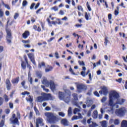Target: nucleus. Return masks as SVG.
<instances>
[{
  "label": "nucleus",
  "instance_id": "nucleus-35",
  "mask_svg": "<svg viewBox=\"0 0 127 127\" xmlns=\"http://www.w3.org/2000/svg\"><path fill=\"white\" fill-rule=\"evenodd\" d=\"M52 10H54V11H57L58 10V7L57 6H55L51 8Z\"/></svg>",
  "mask_w": 127,
  "mask_h": 127
},
{
  "label": "nucleus",
  "instance_id": "nucleus-38",
  "mask_svg": "<svg viewBox=\"0 0 127 127\" xmlns=\"http://www.w3.org/2000/svg\"><path fill=\"white\" fill-rule=\"evenodd\" d=\"M80 118H79V117L77 116H74L71 120L72 121H75V120H79Z\"/></svg>",
  "mask_w": 127,
  "mask_h": 127
},
{
  "label": "nucleus",
  "instance_id": "nucleus-36",
  "mask_svg": "<svg viewBox=\"0 0 127 127\" xmlns=\"http://www.w3.org/2000/svg\"><path fill=\"white\" fill-rule=\"evenodd\" d=\"M98 127V125H97V124L92 122V124L89 125V127Z\"/></svg>",
  "mask_w": 127,
  "mask_h": 127
},
{
  "label": "nucleus",
  "instance_id": "nucleus-48",
  "mask_svg": "<svg viewBox=\"0 0 127 127\" xmlns=\"http://www.w3.org/2000/svg\"><path fill=\"white\" fill-rule=\"evenodd\" d=\"M3 16V11L1 9H0V17H2Z\"/></svg>",
  "mask_w": 127,
  "mask_h": 127
},
{
  "label": "nucleus",
  "instance_id": "nucleus-64",
  "mask_svg": "<svg viewBox=\"0 0 127 127\" xmlns=\"http://www.w3.org/2000/svg\"><path fill=\"white\" fill-rule=\"evenodd\" d=\"M124 87H125L126 90H127V80H126V81L125 82Z\"/></svg>",
  "mask_w": 127,
  "mask_h": 127
},
{
  "label": "nucleus",
  "instance_id": "nucleus-1",
  "mask_svg": "<svg viewBox=\"0 0 127 127\" xmlns=\"http://www.w3.org/2000/svg\"><path fill=\"white\" fill-rule=\"evenodd\" d=\"M120 98V95L115 91H112L109 94V106L114 108L116 107V109L119 108V105H124V103L126 102V100L124 99H118ZM114 100H117L116 103H114Z\"/></svg>",
  "mask_w": 127,
  "mask_h": 127
},
{
  "label": "nucleus",
  "instance_id": "nucleus-24",
  "mask_svg": "<svg viewBox=\"0 0 127 127\" xmlns=\"http://www.w3.org/2000/svg\"><path fill=\"white\" fill-rule=\"evenodd\" d=\"M79 112H81V110L78 108H75L73 110L74 115H76V114H78Z\"/></svg>",
  "mask_w": 127,
  "mask_h": 127
},
{
  "label": "nucleus",
  "instance_id": "nucleus-52",
  "mask_svg": "<svg viewBox=\"0 0 127 127\" xmlns=\"http://www.w3.org/2000/svg\"><path fill=\"white\" fill-rule=\"evenodd\" d=\"M18 16H19V14L17 13H15V15L14 16V19H16V18H17Z\"/></svg>",
  "mask_w": 127,
  "mask_h": 127
},
{
  "label": "nucleus",
  "instance_id": "nucleus-9",
  "mask_svg": "<svg viewBox=\"0 0 127 127\" xmlns=\"http://www.w3.org/2000/svg\"><path fill=\"white\" fill-rule=\"evenodd\" d=\"M9 121L11 122V124H13V125L15 124L18 125V119L15 117V114L12 115V118L10 119Z\"/></svg>",
  "mask_w": 127,
  "mask_h": 127
},
{
  "label": "nucleus",
  "instance_id": "nucleus-13",
  "mask_svg": "<svg viewBox=\"0 0 127 127\" xmlns=\"http://www.w3.org/2000/svg\"><path fill=\"white\" fill-rule=\"evenodd\" d=\"M5 84L6 85L7 90H10V87H11V83H10V81L8 79H7L6 80Z\"/></svg>",
  "mask_w": 127,
  "mask_h": 127
},
{
  "label": "nucleus",
  "instance_id": "nucleus-7",
  "mask_svg": "<svg viewBox=\"0 0 127 127\" xmlns=\"http://www.w3.org/2000/svg\"><path fill=\"white\" fill-rule=\"evenodd\" d=\"M76 88H77V91L78 93H81L82 91L87 90V86L83 84H77Z\"/></svg>",
  "mask_w": 127,
  "mask_h": 127
},
{
  "label": "nucleus",
  "instance_id": "nucleus-18",
  "mask_svg": "<svg viewBox=\"0 0 127 127\" xmlns=\"http://www.w3.org/2000/svg\"><path fill=\"white\" fill-rule=\"evenodd\" d=\"M24 59L26 62V64H27V67L29 68V71H30L31 70V66H30V64H28V61L27 60V58L26 57H24Z\"/></svg>",
  "mask_w": 127,
  "mask_h": 127
},
{
  "label": "nucleus",
  "instance_id": "nucleus-2",
  "mask_svg": "<svg viewBox=\"0 0 127 127\" xmlns=\"http://www.w3.org/2000/svg\"><path fill=\"white\" fill-rule=\"evenodd\" d=\"M65 93L62 92H59V99L62 101H64L66 104L70 102V96H71V92L68 89L64 90Z\"/></svg>",
  "mask_w": 127,
  "mask_h": 127
},
{
  "label": "nucleus",
  "instance_id": "nucleus-32",
  "mask_svg": "<svg viewBox=\"0 0 127 127\" xmlns=\"http://www.w3.org/2000/svg\"><path fill=\"white\" fill-rule=\"evenodd\" d=\"M28 97H29L28 98H26V101H27L28 102V101L30 102H32L33 101V99H32V98H31V96H30V95H29Z\"/></svg>",
  "mask_w": 127,
  "mask_h": 127
},
{
  "label": "nucleus",
  "instance_id": "nucleus-6",
  "mask_svg": "<svg viewBox=\"0 0 127 127\" xmlns=\"http://www.w3.org/2000/svg\"><path fill=\"white\" fill-rule=\"evenodd\" d=\"M6 39L7 43H11V39H12V35L11 34V30L9 29H6Z\"/></svg>",
  "mask_w": 127,
  "mask_h": 127
},
{
  "label": "nucleus",
  "instance_id": "nucleus-26",
  "mask_svg": "<svg viewBox=\"0 0 127 127\" xmlns=\"http://www.w3.org/2000/svg\"><path fill=\"white\" fill-rule=\"evenodd\" d=\"M36 75L38 78L41 79V77H42V72L41 71H37Z\"/></svg>",
  "mask_w": 127,
  "mask_h": 127
},
{
  "label": "nucleus",
  "instance_id": "nucleus-20",
  "mask_svg": "<svg viewBox=\"0 0 127 127\" xmlns=\"http://www.w3.org/2000/svg\"><path fill=\"white\" fill-rule=\"evenodd\" d=\"M121 127H127V121L123 120L121 123Z\"/></svg>",
  "mask_w": 127,
  "mask_h": 127
},
{
  "label": "nucleus",
  "instance_id": "nucleus-54",
  "mask_svg": "<svg viewBox=\"0 0 127 127\" xmlns=\"http://www.w3.org/2000/svg\"><path fill=\"white\" fill-rule=\"evenodd\" d=\"M122 81H123V78H120L118 79H116V82H118V83H122Z\"/></svg>",
  "mask_w": 127,
  "mask_h": 127
},
{
  "label": "nucleus",
  "instance_id": "nucleus-55",
  "mask_svg": "<svg viewBox=\"0 0 127 127\" xmlns=\"http://www.w3.org/2000/svg\"><path fill=\"white\" fill-rule=\"evenodd\" d=\"M47 22H48V24L50 25V26H52V25H51V22H50V19L49 18H47Z\"/></svg>",
  "mask_w": 127,
  "mask_h": 127
},
{
  "label": "nucleus",
  "instance_id": "nucleus-62",
  "mask_svg": "<svg viewBox=\"0 0 127 127\" xmlns=\"http://www.w3.org/2000/svg\"><path fill=\"white\" fill-rule=\"evenodd\" d=\"M108 19L109 20H111V19H112V14H108Z\"/></svg>",
  "mask_w": 127,
  "mask_h": 127
},
{
  "label": "nucleus",
  "instance_id": "nucleus-34",
  "mask_svg": "<svg viewBox=\"0 0 127 127\" xmlns=\"http://www.w3.org/2000/svg\"><path fill=\"white\" fill-rule=\"evenodd\" d=\"M92 103V101L90 100H88L87 101L86 105L88 108H89V107H91V106H92V103Z\"/></svg>",
  "mask_w": 127,
  "mask_h": 127
},
{
  "label": "nucleus",
  "instance_id": "nucleus-61",
  "mask_svg": "<svg viewBox=\"0 0 127 127\" xmlns=\"http://www.w3.org/2000/svg\"><path fill=\"white\" fill-rule=\"evenodd\" d=\"M55 38H54V37L51 38L50 39L48 40V42H51V41H52V40L55 39Z\"/></svg>",
  "mask_w": 127,
  "mask_h": 127
},
{
  "label": "nucleus",
  "instance_id": "nucleus-30",
  "mask_svg": "<svg viewBox=\"0 0 127 127\" xmlns=\"http://www.w3.org/2000/svg\"><path fill=\"white\" fill-rule=\"evenodd\" d=\"M68 116L71 117L72 116V108L69 107L68 110Z\"/></svg>",
  "mask_w": 127,
  "mask_h": 127
},
{
  "label": "nucleus",
  "instance_id": "nucleus-53",
  "mask_svg": "<svg viewBox=\"0 0 127 127\" xmlns=\"http://www.w3.org/2000/svg\"><path fill=\"white\" fill-rule=\"evenodd\" d=\"M55 55L56 58H57V59H59V54H58V52H56L55 54Z\"/></svg>",
  "mask_w": 127,
  "mask_h": 127
},
{
  "label": "nucleus",
  "instance_id": "nucleus-33",
  "mask_svg": "<svg viewBox=\"0 0 127 127\" xmlns=\"http://www.w3.org/2000/svg\"><path fill=\"white\" fill-rule=\"evenodd\" d=\"M42 66L43 67L45 66V63L42 62L41 64H38V68H40Z\"/></svg>",
  "mask_w": 127,
  "mask_h": 127
},
{
  "label": "nucleus",
  "instance_id": "nucleus-51",
  "mask_svg": "<svg viewBox=\"0 0 127 127\" xmlns=\"http://www.w3.org/2000/svg\"><path fill=\"white\" fill-rule=\"evenodd\" d=\"M28 81L30 82V84H32V77H31V76L28 77Z\"/></svg>",
  "mask_w": 127,
  "mask_h": 127
},
{
  "label": "nucleus",
  "instance_id": "nucleus-50",
  "mask_svg": "<svg viewBox=\"0 0 127 127\" xmlns=\"http://www.w3.org/2000/svg\"><path fill=\"white\" fill-rule=\"evenodd\" d=\"M85 18L86 20H89V16L88 15V13L85 12Z\"/></svg>",
  "mask_w": 127,
  "mask_h": 127
},
{
  "label": "nucleus",
  "instance_id": "nucleus-49",
  "mask_svg": "<svg viewBox=\"0 0 127 127\" xmlns=\"http://www.w3.org/2000/svg\"><path fill=\"white\" fill-rule=\"evenodd\" d=\"M107 101V97H104L103 98L101 99V102L102 103H105Z\"/></svg>",
  "mask_w": 127,
  "mask_h": 127
},
{
  "label": "nucleus",
  "instance_id": "nucleus-39",
  "mask_svg": "<svg viewBox=\"0 0 127 127\" xmlns=\"http://www.w3.org/2000/svg\"><path fill=\"white\" fill-rule=\"evenodd\" d=\"M4 126V120H2L0 123V127H3Z\"/></svg>",
  "mask_w": 127,
  "mask_h": 127
},
{
  "label": "nucleus",
  "instance_id": "nucleus-59",
  "mask_svg": "<svg viewBox=\"0 0 127 127\" xmlns=\"http://www.w3.org/2000/svg\"><path fill=\"white\" fill-rule=\"evenodd\" d=\"M94 94L95 96H97V97H100V94H99V93L97 91L94 92Z\"/></svg>",
  "mask_w": 127,
  "mask_h": 127
},
{
  "label": "nucleus",
  "instance_id": "nucleus-27",
  "mask_svg": "<svg viewBox=\"0 0 127 127\" xmlns=\"http://www.w3.org/2000/svg\"><path fill=\"white\" fill-rule=\"evenodd\" d=\"M72 97L74 101H78V95L76 93L72 94Z\"/></svg>",
  "mask_w": 127,
  "mask_h": 127
},
{
  "label": "nucleus",
  "instance_id": "nucleus-41",
  "mask_svg": "<svg viewBox=\"0 0 127 127\" xmlns=\"http://www.w3.org/2000/svg\"><path fill=\"white\" fill-rule=\"evenodd\" d=\"M78 64H79V65H80V66H85V63H84L83 61H78Z\"/></svg>",
  "mask_w": 127,
  "mask_h": 127
},
{
  "label": "nucleus",
  "instance_id": "nucleus-4",
  "mask_svg": "<svg viewBox=\"0 0 127 127\" xmlns=\"http://www.w3.org/2000/svg\"><path fill=\"white\" fill-rule=\"evenodd\" d=\"M42 84L43 85H45L47 87H50V89L52 90L53 92H54L55 91L56 87L58 85L55 84L54 83V81L53 80H50V82L47 80V79L44 78L43 81H42Z\"/></svg>",
  "mask_w": 127,
  "mask_h": 127
},
{
  "label": "nucleus",
  "instance_id": "nucleus-60",
  "mask_svg": "<svg viewBox=\"0 0 127 127\" xmlns=\"http://www.w3.org/2000/svg\"><path fill=\"white\" fill-rule=\"evenodd\" d=\"M46 111H51V108L49 107V106H47L45 108Z\"/></svg>",
  "mask_w": 127,
  "mask_h": 127
},
{
  "label": "nucleus",
  "instance_id": "nucleus-31",
  "mask_svg": "<svg viewBox=\"0 0 127 127\" xmlns=\"http://www.w3.org/2000/svg\"><path fill=\"white\" fill-rule=\"evenodd\" d=\"M56 22V24H59V25H61L62 24L63 22L61 21V20H60V19H57V21H55Z\"/></svg>",
  "mask_w": 127,
  "mask_h": 127
},
{
  "label": "nucleus",
  "instance_id": "nucleus-16",
  "mask_svg": "<svg viewBox=\"0 0 127 127\" xmlns=\"http://www.w3.org/2000/svg\"><path fill=\"white\" fill-rule=\"evenodd\" d=\"M37 101L39 103H42V102L45 101L43 95L37 97Z\"/></svg>",
  "mask_w": 127,
  "mask_h": 127
},
{
  "label": "nucleus",
  "instance_id": "nucleus-43",
  "mask_svg": "<svg viewBox=\"0 0 127 127\" xmlns=\"http://www.w3.org/2000/svg\"><path fill=\"white\" fill-rule=\"evenodd\" d=\"M69 72H71V73L72 75H76V73H75V72H74V70H73V69H72V68L71 67L69 68Z\"/></svg>",
  "mask_w": 127,
  "mask_h": 127
},
{
  "label": "nucleus",
  "instance_id": "nucleus-56",
  "mask_svg": "<svg viewBox=\"0 0 127 127\" xmlns=\"http://www.w3.org/2000/svg\"><path fill=\"white\" fill-rule=\"evenodd\" d=\"M4 99H5V101L6 102H7L8 101V97L7 96H6V95H5L4 96Z\"/></svg>",
  "mask_w": 127,
  "mask_h": 127
},
{
  "label": "nucleus",
  "instance_id": "nucleus-19",
  "mask_svg": "<svg viewBox=\"0 0 127 127\" xmlns=\"http://www.w3.org/2000/svg\"><path fill=\"white\" fill-rule=\"evenodd\" d=\"M61 124H62V125H64V126H68V121H67V119H63L61 121Z\"/></svg>",
  "mask_w": 127,
  "mask_h": 127
},
{
  "label": "nucleus",
  "instance_id": "nucleus-44",
  "mask_svg": "<svg viewBox=\"0 0 127 127\" xmlns=\"http://www.w3.org/2000/svg\"><path fill=\"white\" fill-rule=\"evenodd\" d=\"M30 93L27 91H25L24 92H22L21 93V95H22L23 96H25V95H29Z\"/></svg>",
  "mask_w": 127,
  "mask_h": 127
},
{
  "label": "nucleus",
  "instance_id": "nucleus-25",
  "mask_svg": "<svg viewBox=\"0 0 127 127\" xmlns=\"http://www.w3.org/2000/svg\"><path fill=\"white\" fill-rule=\"evenodd\" d=\"M34 110L36 113V116H40V113H39V111H38V109H37L36 107H34Z\"/></svg>",
  "mask_w": 127,
  "mask_h": 127
},
{
  "label": "nucleus",
  "instance_id": "nucleus-46",
  "mask_svg": "<svg viewBox=\"0 0 127 127\" xmlns=\"http://www.w3.org/2000/svg\"><path fill=\"white\" fill-rule=\"evenodd\" d=\"M109 42V40H108V38H106L105 39L104 44L105 46H107L108 45V43Z\"/></svg>",
  "mask_w": 127,
  "mask_h": 127
},
{
  "label": "nucleus",
  "instance_id": "nucleus-40",
  "mask_svg": "<svg viewBox=\"0 0 127 127\" xmlns=\"http://www.w3.org/2000/svg\"><path fill=\"white\" fill-rule=\"evenodd\" d=\"M77 9L78 10H80L81 11H83V10H84V9H83V7H82V6H81V5H78L77 6Z\"/></svg>",
  "mask_w": 127,
  "mask_h": 127
},
{
  "label": "nucleus",
  "instance_id": "nucleus-12",
  "mask_svg": "<svg viewBox=\"0 0 127 127\" xmlns=\"http://www.w3.org/2000/svg\"><path fill=\"white\" fill-rule=\"evenodd\" d=\"M28 57H29L30 61L34 65H36V63H35V60L34 59V54L33 53L28 54Z\"/></svg>",
  "mask_w": 127,
  "mask_h": 127
},
{
  "label": "nucleus",
  "instance_id": "nucleus-29",
  "mask_svg": "<svg viewBox=\"0 0 127 127\" xmlns=\"http://www.w3.org/2000/svg\"><path fill=\"white\" fill-rule=\"evenodd\" d=\"M101 126L102 127H108L107 125V121H103V122H101Z\"/></svg>",
  "mask_w": 127,
  "mask_h": 127
},
{
  "label": "nucleus",
  "instance_id": "nucleus-47",
  "mask_svg": "<svg viewBox=\"0 0 127 127\" xmlns=\"http://www.w3.org/2000/svg\"><path fill=\"white\" fill-rule=\"evenodd\" d=\"M22 42L23 43H24L25 44L29 43L30 42V41L29 40H22Z\"/></svg>",
  "mask_w": 127,
  "mask_h": 127
},
{
  "label": "nucleus",
  "instance_id": "nucleus-37",
  "mask_svg": "<svg viewBox=\"0 0 127 127\" xmlns=\"http://www.w3.org/2000/svg\"><path fill=\"white\" fill-rule=\"evenodd\" d=\"M27 5V1L26 0H24L22 2V6H26Z\"/></svg>",
  "mask_w": 127,
  "mask_h": 127
},
{
  "label": "nucleus",
  "instance_id": "nucleus-57",
  "mask_svg": "<svg viewBox=\"0 0 127 127\" xmlns=\"http://www.w3.org/2000/svg\"><path fill=\"white\" fill-rule=\"evenodd\" d=\"M24 47L25 48H30V47H31V46H30V45H25L24 44Z\"/></svg>",
  "mask_w": 127,
  "mask_h": 127
},
{
  "label": "nucleus",
  "instance_id": "nucleus-45",
  "mask_svg": "<svg viewBox=\"0 0 127 127\" xmlns=\"http://www.w3.org/2000/svg\"><path fill=\"white\" fill-rule=\"evenodd\" d=\"M33 116V113H32V112H30L29 116V120H31V119H32Z\"/></svg>",
  "mask_w": 127,
  "mask_h": 127
},
{
  "label": "nucleus",
  "instance_id": "nucleus-21",
  "mask_svg": "<svg viewBox=\"0 0 127 127\" xmlns=\"http://www.w3.org/2000/svg\"><path fill=\"white\" fill-rule=\"evenodd\" d=\"M93 119H97L98 118V111L95 110L93 112V115L92 116Z\"/></svg>",
  "mask_w": 127,
  "mask_h": 127
},
{
  "label": "nucleus",
  "instance_id": "nucleus-14",
  "mask_svg": "<svg viewBox=\"0 0 127 127\" xmlns=\"http://www.w3.org/2000/svg\"><path fill=\"white\" fill-rule=\"evenodd\" d=\"M30 33H29V31H25L23 34H22V37L24 38V39H26L28 36H29Z\"/></svg>",
  "mask_w": 127,
  "mask_h": 127
},
{
  "label": "nucleus",
  "instance_id": "nucleus-22",
  "mask_svg": "<svg viewBox=\"0 0 127 127\" xmlns=\"http://www.w3.org/2000/svg\"><path fill=\"white\" fill-rule=\"evenodd\" d=\"M120 119H115L114 120V125H115V126H119V125H120Z\"/></svg>",
  "mask_w": 127,
  "mask_h": 127
},
{
  "label": "nucleus",
  "instance_id": "nucleus-63",
  "mask_svg": "<svg viewBox=\"0 0 127 127\" xmlns=\"http://www.w3.org/2000/svg\"><path fill=\"white\" fill-rule=\"evenodd\" d=\"M115 120L114 119H111L109 121V124H113V123H114Z\"/></svg>",
  "mask_w": 127,
  "mask_h": 127
},
{
  "label": "nucleus",
  "instance_id": "nucleus-58",
  "mask_svg": "<svg viewBox=\"0 0 127 127\" xmlns=\"http://www.w3.org/2000/svg\"><path fill=\"white\" fill-rule=\"evenodd\" d=\"M21 84L22 85V87L23 88H25V87L24 86V85H25V81H23L21 83Z\"/></svg>",
  "mask_w": 127,
  "mask_h": 127
},
{
  "label": "nucleus",
  "instance_id": "nucleus-10",
  "mask_svg": "<svg viewBox=\"0 0 127 127\" xmlns=\"http://www.w3.org/2000/svg\"><path fill=\"white\" fill-rule=\"evenodd\" d=\"M42 95L44 101H49V100H51L53 99V98L52 97V96H51V94L43 93Z\"/></svg>",
  "mask_w": 127,
  "mask_h": 127
},
{
  "label": "nucleus",
  "instance_id": "nucleus-23",
  "mask_svg": "<svg viewBox=\"0 0 127 127\" xmlns=\"http://www.w3.org/2000/svg\"><path fill=\"white\" fill-rule=\"evenodd\" d=\"M21 65L22 69L24 70L26 68V63H25V62L22 61Z\"/></svg>",
  "mask_w": 127,
  "mask_h": 127
},
{
  "label": "nucleus",
  "instance_id": "nucleus-8",
  "mask_svg": "<svg viewBox=\"0 0 127 127\" xmlns=\"http://www.w3.org/2000/svg\"><path fill=\"white\" fill-rule=\"evenodd\" d=\"M39 125L41 126V127H43V126H44L43 119L40 117L38 118L36 120V127H39Z\"/></svg>",
  "mask_w": 127,
  "mask_h": 127
},
{
  "label": "nucleus",
  "instance_id": "nucleus-42",
  "mask_svg": "<svg viewBox=\"0 0 127 127\" xmlns=\"http://www.w3.org/2000/svg\"><path fill=\"white\" fill-rule=\"evenodd\" d=\"M59 115L61 117H62L63 118H64V117H65V114L63 112H59Z\"/></svg>",
  "mask_w": 127,
  "mask_h": 127
},
{
  "label": "nucleus",
  "instance_id": "nucleus-11",
  "mask_svg": "<svg viewBox=\"0 0 127 127\" xmlns=\"http://www.w3.org/2000/svg\"><path fill=\"white\" fill-rule=\"evenodd\" d=\"M99 93L100 95L103 94L104 96L108 95V87H106L105 86L102 87L101 88V90L99 91Z\"/></svg>",
  "mask_w": 127,
  "mask_h": 127
},
{
  "label": "nucleus",
  "instance_id": "nucleus-5",
  "mask_svg": "<svg viewBox=\"0 0 127 127\" xmlns=\"http://www.w3.org/2000/svg\"><path fill=\"white\" fill-rule=\"evenodd\" d=\"M127 113V108L123 107L118 109H117L115 111V114L117 117L120 118H123L126 116V114Z\"/></svg>",
  "mask_w": 127,
  "mask_h": 127
},
{
  "label": "nucleus",
  "instance_id": "nucleus-3",
  "mask_svg": "<svg viewBox=\"0 0 127 127\" xmlns=\"http://www.w3.org/2000/svg\"><path fill=\"white\" fill-rule=\"evenodd\" d=\"M46 120L49 124H55L56 115L52 112H46L44 114Z\"/></svg>",
  "mask_w": 127,
  "mask_h": 127
},
{
  "label": "nucleus",
  "instance_id": "nucleus-28",
  "mask_svg": "<svg viewBox=\"0 0 127 127\" xmlns=\"http://www.w3.org/2000/svg\"><path fill=\"white\" fill-rule=\"evenodd\" d=\"M116 8H117V10H115L114 12L115 15L116 16L119 15V11L120 10V8L119 7V6H117Z\"/></svg>",
  "mask_w": 127,
  "mask_h": 127
},
{
  "label": "nucleus",
  "instance_id": "nucleus-15",
  "mask_svg": "<svg viewBox=\"0 0 127 127\" xmlns=\"http://www.w3.org/2000/svg\"><path fill=\"white\" fill-rule=\"evenodd\" d=\"M52 70H53V67H52L51 65H48L45 68V72L46 73H48V72H50Z\"/></svg>",
  "mask_w": 127,
  "mask_h": 127
},
{
  "label": "nucleus",
  "instance_id": "nucleus-17",
  "mask_svg": "<svg viewBox=\"0 0 127 127\" xmlns=\"http://www.w3.org/2000/svg\"><path fill=\"white\" fill-rule=\"evenodd\" d=\"M12 84H18L19 82V77H17L15 78H14L11 81Z\"/></svg>",
  "mask_w": 127,
  "mask_h": 127
}]
</instances>
